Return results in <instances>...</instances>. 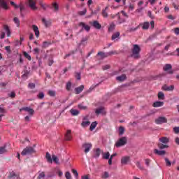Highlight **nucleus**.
<instances>
[{"instance_id": "20", "label": "nucleus", "mask_w": 179, "mask_h": 179, "mask_svg": "<svg viewBox=\"0 0 179 179\" xmlns=\"http://www.w3.org/2000/svg\"><path fill=\"white\" fill-rule=\"evenodd\" d=\"M0 8H3V9H8V4L3 0H0Z\"/></svg>"}, {"instance_id": "54", "label": "nucleus", "mask_w": 179, "mask_h": 179, "mask_svg": "<svg viewBox=\"0 0 179 179\" xmlns=\"http://www.w3.org/2000/svg\"><path fill=\"white\" fill-rule=\"evenodd\" d=\"M57 174L58 175V177H59L60 178L64 176V173L62 172V171L59 169L57 170Z\"/></svg>"}, {"instance_id": "51", "label": "nucleus", "mask_w": 179, "mask_h": 179, "mask_svg": "<svg viewBox=\"0 0 179 179\" xmlns=\"http://www.w3.org/2000/svg\"><path fill=\"white\" fill-rule=\"evenodd\" d=\"M165 163L167 167H170V166H171V162H170V160L168 159V158H165Z\"/></svg>"}, {"instance_id": "17", "label": "nucleus", "mask_w": 179, "mask_h": 179, "mask_svg": "<svg viewBox=\"0 0 179 179\" xmlns=\"http://www.w3.org/2000/svg\"><path fill=\"white\" fill-rule=\"evenodd\" d=\"M129 157H122L121 159V164L123 165L128 164V162H129Z\"/></svg>"}, {"instance_id": "55", "label": "nucleus", "mask_w": 179, "mask_h": 179, "mask_svg": "<svg viewBox=\"0 0 179 179\" xmlns=\"http://www.w3.org/2000/svg\"><path fill=\"white\" fill-rule=\"evenodd\" d=\"M8 97H11V99H15L16 97V93L15 92H12L10 94H8Z\"/></svg>"}, {"instance_id": "11", "label": "nucleus", "mask_w": 179, "mask_h": 179, "mask_svg": "<svg viewBox=\"0 0 179 179\" xmlns=\"http://www.w3.org/2000/svg\"><path fill=\"white\" fill-rule=\"evenodd\" d=\"M139 27H142L143 30H148L150 24L148 22H145L143 23L139 24Z\"/></svg>"}, {"instance_id": "35", "label": "nucleus", "mask_w": 179, "mask_h": 179, "mask_svg": "<svg viewBox=\"0 0 179 179\" xmlns=\"http://www.w3.org/2000/svg\"><path fill=\"white\" fill-rule=\"evenodd\" d=\"M115 29V24L114 22H112L108 27V31H113V30Z\"/></svg>"}, {"instance_id": "19", "label": "nucleus", "mask_w": 179, "mask_h": 179, "mask_svg": "<svg viewBox=\"0 0 179 179\" xmlns=\"http://www.w3.org/2000/svg\"><path fill=\"white\" fill-rule=\"evenodd\" d=\"M83 89H85L84 85H80V87L75 88L76 94H79L80 93H82V92H83Z\"/></svg>"}, {"instance_id": "57", "label": "nucleus", "mask_w": 179, "mask_h": 179, "mask_svg": "<svg viewBox=\"0 0 179 179\" xmlns=\"http://www.w3.org/2000/svg\"><path fill=\"white\" fill-rule=\"evenodd\" d=\"M40 6L41 8H43L44 10L47 9V5L43 2H40Z\"/></svg>"}, {"instance_id": "21", "label": "nucleus", "mask_w": 179, "mask_h": 179, "mask_svg": "<svg viewBox=\"0 0 179 179\" xmlns=\"http://www.w3.org/2000/svg\"><path fill=\"white\" fill-rule=\"evenodd\" d=\"M116 79L119 82H124V80H125V79H127V76H125V74H123L122 76H117L116 78Z\"/></svg>"}, {"instance_id": "62", "label": "nucleus", "mask_w": 179, "mask_h": 179, "mask_svg": "<svg viewBox=\"0 0 179 179\" xmlns=\"http://www.w3.org/2000/svg\"><path fill=\"white\" fill-rule=\"evenodd\" d=\"M28 87H29L30 89H34V87H36V84H34V83H29Z\"/></svg>"}, {"instance_id": "3", "label": "nucleus", "mask_w": 179, "mask_h": 179, "mask_svg": "<svg viewBox=\"0 0 179 179\" xmlns=\"http://www.w3.org/2000/svg\"><path fill=\"white\" fill-rule=\"evenodd\" d=\"M33 153H36V150L33 147H26L22 152H21L22 156H26L27 155H33Z\"/></svg>"}, {"instance_id": "64", "label": "nucleus", "mask_w": 179, "mask_h": 179, "mask_svg": "<svg viewBox=\"0 0 179 179\" xmlns=\"http://www.w3.org/2000/svg\"><path fill=\"white\" fill-rule=\"evenodd\" d=\"M174 33H175V34L178 35L179 34V28H175Z\"/></svg>"}, {"instance_id": "45", "label": "nucleus", "mask_w": 179, "mask_h": 179, "mask_svg": "<svg viewBox=\"0 0 179 179\" xmlns=\"http://www.w3.org/2000/svg\"><path fill=\"white\" fill-rule=\"evenodd\" d=\"M108 53V57H110L111 55H117V54H118V52H117V50H112Z\"/></svg>"}, {"instance_id": "59", "label": "nucleus", "mask_w": 179, "mask_h": 179, "mask_svg": "<svg viewBox=\"0 0 179 179\" xmlns=\"http://www.w3.org/2000/svg\"><path fill=\"white\" fill-rule=\"evenodd\" d=\"M25 8L24 6L22 3L20 4V12L22 15V12H23V10H24Z\"/></svg>"}, {"instance_id": "39", "label": "nucleus", "mask_w": 179, "mask_h": 179, "mask_svg": "<svg viewBox=\"0 0 179 179\" xmlns=\"http://www.w3.org/2000/svg\"><path fill=\"white\" fill-rule=\"evenodd\" d=\"M14 23L17 25V27H19L20 26V20H19V18L17 17H14L13 19Z\"/></svg>"}, {"instance_id": "13", "label": "nucleus", "mask_w": 179, "mask_h": 179, "mask_svg": "<svg viewBox=\"0 0 179 179\" xmlns=\"http://www.w3.org/2000/svg\"><path fill=\"white\" fill-rule=\"evenodd\" d=\"M71 134H72V131L67 130V131L64 136L65 141H71L72 140V135Z\"/></svg>"}, {"instance_id": "48", "label": "nucleus", "mask_w": 179, "mask_h": 179, "mask_svg": "<svg viewBox=\"0 0 179 179\" xmlns=\"http://www.w3.org/2000/svg\"><path fill=\"white\" fill-rule=\"evenodd\" d=\"M8 177L10 178H16V177H17V175H16V173H15V172H11V173H10V175L8 176Z\"/></svg>"}, {"instance_id": "9", "label": "nucleus", "mask_w": 179, "mask_h": 179, "mask_svg": "<svg viewBox=\"0 0 179 179\" xmlns=\"http://www.w3.org/2000/svg\"><path fill=\"white\" fill-rule=\"evenodd\" d=\"M142 5H143V1H140L137 4L138 8L136 10V12L141 13L145 9Z\"/></svg>"}, {"instance_id": "63", "label": "nucleus", "mask_w": 179, "mask_h": 179, "mask_svg": "<svg viewBox=\"0 0 179 179\" xmlns=\"http://www.w3.org/2000/svg\"><path fill=\"white\" fill-rule=\"evenodd\" d=\"M173 131L175 132V134H179V127H174Z\"/></svg>"}, {"instance_id": "16", "label": "nucleus", "mask_w": 179, "mask_h": 179, "mask_svg": "<svg viewBox=\"0 0 179 179\" xmlns=\"http://www.w3.org/2000/svg\"><path fill=\"white\" fill-rule=\"evenodd\" d=\"M154 153H155V155H158V156H164V155H166V151L155 149Z\"/></svg>"}, {"instance_id": "25", "label": "nucleus", "mask_w": 179, "mask_h": 179, "mask_svg": "<svg viewBox=\"0 0 179 179\" xmlns=\"http://www.w3.org/2000/svg\"><path fill=\"white\" fill-rule=\"evenodd\" d=\"M97 55L101 56V58H107V57H108V53L104 52H99Z\"/></svg>"}, {"instance_id": "37", "label": "nucleus", "mask_w": 179, "mask_h": 179, "mask_svg": "<svg viewBox=\"0 0 179 179\" xmlns=\"http://www.w3.org/2000/svg\"><path fill=\"white\" fill-rule=\"evenodd\" d=\"M103 159H105L106 160H108L110 159V152H104L103 154Z\"/></svg>"}, {"instance_id": "7", "label": "nucleus", "mask_w": 179, "mask_h": 179, "mask_svg": "<svg viewBox=\"0 0 179 179\" xmlns=\"http://www.w3.org/2000/svg\"><path fill=\"white\" fill-rule=\"evenodd\" d=\"M95 114L96 115H100V114L106 115V109L104 107L101 106L95 110Z\"/></svg>"}, {"instance_id": "34", "label": "nucleus", "mask_w": 179, "mask_h": 179, "mask_svg": "<svg viewBox=\"0 0 179 179\" xmlns=\"http://www.w3.org/2000/svg\"><path fill=\"white\" fill-rule=\"evenodd\" d=\"M158 99L159 100H164V93H163V92L158 93Z\"/></svg>"}, {"instance_id": "38", "label": "nucleus", "mask_w": 179, "mask_h": 179, "mask_svg": "<svg viewBox=\"0 0 179 179\" xmlns=\"http://www.w3.org/2000/svg\"><path fill=\"white\" fill-rule=\"evenodd\" d=\"M171 68H172L171 64H166L164 66V71H165V72H167V71H170Z\"/></svg>"}, {"instance_id": "14", "label": "nucleus", "mask_w": 179, "mask_h": 179, "mask_svg": "<svg viewBox=\"0 0 179 179\" xmlns=\"http://www.w3.org/2000/svg\"><path fill=\"white\" fill-rule=\"evenodd\" d=\"M162 90H165V92H172V90H174V85H171V86H167V85H164L162 86Z\"/></svg>"}, {"instance_id": "33", "label": "nucleus", "mask_w": 179, "mask_h": 179, "mask_svg": "<svg viewBox=\"0 0 179 179\" xmlns=\"http://www.w3.org/2000/svg\"><path fill=\"white\" fill-rule=\"evenodd\" d=\"M90 125V121H83L81 123V126L83 127V128H86V127H89Z\"/></svg>"}, {"instance_id": "60", "label": "nucleus", "mask_w": 179, "mask_h": 179, "mask_svg": "<svg viewBox=\"0 0 179 179\" xmlns=\"http://www.w3.org/2000/svg\"><path fill=\"white\" fill-rule=\"evenodd\" d=\"M5 50L8 54H10V52H12V50H10V46H6Z\"/></svg>"}, {"instance_id": "42", "label": "nucleus", "mask_w": 179, "mask_h": 179, "mask_svg": "<svg viewBox=\"0 0 179 179\" xmlns=\"http://www.w3.org/2000/svg\"><path fill=\"white\" fill-rule=\"evenodd\" d=\"M101 153V150L97 148L95 152V157H100V154Z\"/></svg>"}, {"instance_id": "31", "label": "nucleus", "mask_w": 179, "mask_h": 179, "mask_svg": "<svg viewBox=\"0 0 179 179\" xmlns=\"http://www.w3.org/2000/svg\"><path fill=\"white\" fill-rule=\"evenodd\" d=\"M158 148L159 149H167V148H169V145L159 143H158Z\"/></svg>"}, {"instance_id": "8", "label": "nucleus", "mask_w": 179, "mask_h": 179, "mask_svg": "<svg viewBox=\"0 0 179 179\" xmlns=\"http://www.w3.org/2000/svg\"><path fill=\"white\" fill-rule=\"evenodd\" d=\"M167 122V118L164 117H159L155 120V123L158 125H160V124H166Z\"/></svg>"}, {"instance_id": "46", "label": "nucleus", "mask_w": 179, "mask_h": 179, "mask_svg": "<svg viewBox=\"0 0 179 179\" xmlns=\"http://www.w3.org/2000/svg\"><path fill=\"white\" fill-rule=\"evenodd\" d=\"M86 12H87V10L84 8L83 11H78V15L80 16H85V15H86Z\"/></svg>"}, {"instance_id": "29", "label": "nucleus", "mask_w": 179, "mask_h": 179, "mask_svg": "<svg viewBox=\"0 0 179 179\" xmlns=\"http://www.w3.org/2000/svg\"><path fill=\"white\" fill-rule=\"evenodd\" d=\"M6 152H8V150H6V145L0 147V155H3V153H6Z\"/></svg>"}, {"instance_id": "18", "label": "nucleus", "mask_w": 179, "mask_h": 179, "mask_svg": "<svg viewBox=\"0 0 179 179\" xmlns=\"http://www.w3.org/2000/svg\"><path fill=\"white\" fill-rule=\"evenodd\" d=\"M163 106H164V102L162 101H155L152 104V106L155 108L163 107Z\"/></svg>"}, {"instance_id": "58", "label": "nucleus", "mask_w": 179, "mask_h": 179, "mask_svg": "<svg viewBox=\"0 0 179 179\" xmlns=\"http://www.w3.org/2000/svg\"><path fill=\"white\" fill-rule=\"evenodd\" d=\"M29 73L30 72H29L27 70H25L24 71V74L22 75V78H27Z\"/></svg>"}, {"instance_id": "12", "label": "nucleus", "mask_w": 179, "mask_h": 179, "mask_svg": "<svg viewBox=\"0 0 179 179\" xmlns=\"http://www.w3.org/2000/svg\"><path fill=\"white\" fill-rule=\"evenodd\" d=\"M94 29H96L97 30H100L101 29V24L99 23V21H94L92 22H90Z\"/></svg>"}, {"instance_id": "43", "label": "nucleus", "mask_w": 179, "mask_h": 179, "mask_svg": "<svg viewBox=\"0 0 179 179\" xmlns=\"http://www.w3.org/2000/svg\"><path fill=\"white\" fill-rule=\"evenodd\" d=\"M52 160L53 162H55L56 163V164H59V159H58V157L55 156V155H52Z\"/></svg>"}, {"instance_id": "10", "label": "nucleus", "mask_w": 179, "mask_h": 179, "mask_svg": "<svg viewBox=\"0 0 179 179\" xmlns=\"http://www.w3.org/2000/svg\"><path fill=\"white\" fill-rule=\"evenodd\" d=\"M28 5L31 9H33V10H37V8L36 7V1H34V0H28Z\"/></svg>"}, {"instance_id": "4", "label": "nucleus", "mask_w": 179, "mask_h": 179, "mask_svg": "<svg viewBox=\"0 0 179 179\" xmlns=\"http://www.w3.org/2000/svg\"><path fill=\"white\" fill-rule=\"evenodd\" d=\"M92 148H93V145L90 143H84L82 145V149L84 150L85 154L89 153Z\"/></svg>"}, {"instance_id": "6", "label": "nucleus", "mask_w": 179, "mask_h": 179, "mask_svg": "<svg viewBox=\"0 0 179 179\" xmlns=\"http://www.w3.org/2000/svg\"><path fill=\"white\" fill-rule=\"evenodd\" d=\"M78 26H79V27H83V29L80 31H83V29L86 31H90V26L86 24L83 22H79Z\"/></svg>"}, {"instance_id": "40", "label": "nucleus", "mask_w": 179, "mask_h": 179, "mask_svg": "<svg viewBox=\"0 0 179 179\" xmlns=\"http://www.w3.org/2000/svg\"><path fill=\"white\" fill-rule=\"evenodd\" d=\"M107 9H108V7H106L105 10H102V15L103 17H108V14L107 13Z\"/></svg>"}, {"instance_id": "36", "label": "nucleus", "mask_w": 179, "mask_h": 179, "mask_svg": "<svg viewBox=\"0 0 179 179\" xmlns=\"http://www.w3.org/2000/svg\"><path fill=\"white\" fill-rule=\"evenodd\" d=\"M71 87H72V83H71V81H69L66 85V89L68 92H70Z\"/></svg>"}, {"instance_id": "22", "label": "nucleus", "mask_w": 179, "mask_h": 179, "mask_svg": "<svg viewBox=\"0 0 179 179\" xmlns=\"http://www.w3.org/2000/svg\"><path fill=\"white\" fill-rule=\"evenodd\" d=\"M45 159H47L48 163H52V158L49 152H46Z\"/></svg>"}, {"instance_id": "52", "label": "nucleus", "mask_w": 179, "mask_h": 179, "mask_svg": "<svg viewBox=\"0 0 179 179\" xmlns=\"http://www.w3.org/2000/svg\"><path fill=\"white\" fill-rule=\"evenodd\" d=\"M24 56L25 57V58H27L29 61H31V57L27 54V52H24Z\"/></svg>"}, {"instance_id": "47", "label": "nucleus", "mask_w": 179, "mask_h": 179, "mask_svg": "<svg viewBox=\"0 0 179 179\" xmlns=\"http://www.w3.org/2000/svg\"><path fill=\"white\" fill-rule=\"evenodd\" d=\"M65 178L66 179H72V176L71 175V173L69 171L65 173Z\"/></svg>"}, {"instance_id": "44", "label": "nucleus", "mask_w": 179, "mask_h": 179, "mask_svg": "<svg viewBox=\"0 0 179 179\" xmlns=\"http://www.w3.org/2000/svg\"><path fill=\"white\" fill-rule=\"evenodd\" d=\"M48 94L51 97H55L56 92L55 91L49 90L48 92Z\"/></svg>"}, {"instance_id": "32", "label": "nucleus", "mask_w": 179, "mask_h": 179, "mask_svg": "<svg viewBox=\"0 0 179 179\" xmlns=\"http://www.w3.org/2000/svg\"><path fill=\"white\" fill-rule=\"evenodd\" d=\"M96 127H97V122H92L90 127V130L93 131Z\"/></svg>"}, {"instance_id": "27", "label": "nucleus", "mask_w": 179, "mask_h": 179, "mask_svg": "<svg viewBox=\"0 0 179 179\" xmlns=\"http://www.w3.org/2000/svg\"><path fill=\"white\" fill-rule=\"evenodd\" d=\"M3 29L7 33V37H9L10 36V29H9V27L8 25H4Z\"/></svg>"}, {"instance_id": "56", "label": "nucleus", "mask_w": 179, "mask_h": 179, "mask_svg": "<svg viewBox=\"0 0 179 179\" xmlns=\"http://www.w3.org/2000/svg\"><path fill=\"white\" fill-rule=\"evenodd\" d=\"M45 177V173H44V172H41L38 176V179H42L44 178Z\"/></svg>"}, {"instance_id": "61", "label": "nucleus", "mask_w": 179, "mask_h": 179, "mask_svg": "<svg viewBox=\"0 0 179 179\" xmlns=\"http://www.w3.org/2000/svg\"><path fill=\"white\" fill-rule=\"evenodd\" d=\"M38 98H39L41 100L44 99V94L43 92H40L38 94Z\"/></svg>"}, {"instance_id": "28", "label": "nucleus", "mask_w": 179, "mask_h": 179, "mask_svg": "<svg viewBox=\"0 0 179 179\" xmlns=\"http://www.w3.org/2000/svg\"><path fill=\"white\" fill-rule=\"evenodd\" d=\"M123 134H125V128L122 126L119 127V135L122 136Z\"/></svg>"}, {"instance_id": "41", "label": "nucleus", "mask_w": 179, "mask_h": 179, "mask_svg": "<svg viewBox=\"0 0 179 179\" xmlns=\"http://www.w3.org/2000/svg\"><path fill=\"white\" fill-rule=\"evenodd\" d=\"M120 32H115L112 35V40H115V38H118L120 37Z\"/></svg>"}, {"instance_id": "53", "label": "nucleus", "mask_w": 179, "mask_h": 179, "mask_svg": "<svg viewBox=\"0 0 179 179\" xmlns=\"http://www.w3.org/2000/svg\"><path fill=\"white\" fill-rule=\"evenodd\" d=\"M136 166L138 167V169H139L140 170H143V166H142V165L141 164V162H137L136 163Z\"/></svg>"}, {"instance_id": "24", "label": "nucleus", "mask_w": 179, "mask_h": 179, "mask_svg": "<svg viewBox=\"0 0 179 179\" xmlns=\"http://www.w3.org/2000/svg\"><path fill=\"white\" fill-rule=\"evenodd\" d=\"M169 141L170 140L167 137H162L159 138V141H161L162 143H169Z\"/></svg>"}, {"instance_id": "5", "label": "nucleus", "mask_w": 179, "mask_h": 179, "mask_svg": "<svg viewBox=\"0 0 179 179\" xmlns=\"http://www.w3.org/2000/svg\"><path fill=\"white\" fill-rule=\"evenodd\" d=\"M20 111H26L29 114V115H31V117H33V115H34V110L29 107H23L20 109Z\"/></svg>"}, {"instance_id": "1", "label": "nucleus", "mask_w": 179, "mask_h": 179, "mask_svg": "<svg viewBox=\"0 0 179 179\" xmlns=\"http://www.w3.org/2000/svg\"><path fill=\"white\" fill-rule=\"evenodd\" d=\"M131 52L132 58L138 59V58H139V52H141V48L139 47V45H134L133 49L131 50Z\"/></svg>"}, {"instance_id": "30", "label": "nucleus", "mask_w": 179, "mask_h": 179, "mask_svg": "<svg viewBox=\"0 0 179 179\" xmlns=\"http://www.w3.org/2000/svg\"><path fill=\"white\" fill-rule=\"evenodd\" d=\"M43 23H44L45 27H49V26H51V21H47L45 19H42Z\"/></svg>"}, {"instance_id": "15", "label": "nucleus", "mask_w": 179, "mask_h": 179, "mask_svg": "<svg viewBox=\"0 0 179 179\" xmlns=\"http://www.w3.org/2000/svg\"><path fill=\"white\" fill-rule=\"evenodd\" d=\"M32 29L35 33L36 37L38 38L40 36V31L38 30V27L36 25H32Z\"/></svg>"}, {"instance_id": "49", "label": "nucleus", "mask_w": 179, "mask_h": 179, "mask_svg": "<svg viewBox=\"0 0 179 179\" xmlns=\"http://www.w3.org/2000/svg\"><path fill=\"white\" fill-rule=\"evenodd\" d=\"M52 8H54L55 12H57V10H58V9H59L58 3H52Z\"/></svg>"}, {"instance_id": "50", "label": "nucleus", "mask_w": 179, "mask_h": 179, "mask_svg": "<svg viewBox=\"0 0 179 179\" xmlns=\"http://www.w3.org/2000/svg\"><path fill=\"white\" fill-rule=\"evenodd\" d=\"M71 171L76 177V178H78V177H79V173H78V171H76V169H72Z\"/></svg>"}, {"instance_id": "23", "label": "nucleus", "mask_w": 179, "mask_h": 179, "mask_svg": "<svg viewBox=\"0 0 179 179\" xmlns=\"http://www.w3.org/2000/svg\"><path fill=\"white\" fill-rule=\"evenodd\" d=\"M70 113L71 114L75 117L76 115H79V110H76V109H71L70 110Z\"/></svg>"}, {"instance_id": "2", "label": "nucleus", "mask_w": 179, "mask_h": 179, "mask_svg": "<svg viewBox=\"0 0 179 179\" xmlns=\"http://www.w3.org/2000/svg\"><path fill=\"white\" fill-rule=\"evenodd\" d=\"M128 142V138L126 136H123L119 138L115 143L116 148H122V146H125Z\"/></svg>"}, {"instance_id": "26", "label": "nucleus", "mask_w": 179, "mask_h": 179, "mask_svg": "<svg viewBox=\"0 0 179 179\" xmlns=\"http://www.w3.org/2000/svg\"><path fill=\"white\" fill-rule=\"evenodd\" d=\"M110 178V173L108 171H104L101 175V178L107 179Z\"/></svg>"}]
</instances>
